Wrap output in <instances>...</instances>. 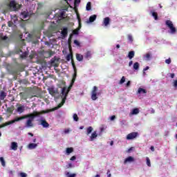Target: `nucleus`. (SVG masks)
Listing matches in <instances>:
<instances>
[{
	"label": "nucleus",
	"mask_w": 177,
	"mask_h": 177,
	"mask_svg": "<svg viewBox=\"0 0 177 177\" xmlns=\"http://www.w3.org/2000/svg\"><path fill=\"white\" fill-rule=\"evenodd\" d=\"M69 91L66 88H62V102L61 104H59L57 106L52 109H47L46 111H42L41 112H34L33 113H29L24 115V120L26 118H28L26 122V128H32L34 127V124L32 122L34 121L35 117H39L41 114H46L48 113H50V111H55V110H57L58 109H60L64 103H66V100L67 99V95H68Z\"/></svg>",
	"instance_id": "nucleus-1"
},
{
	"label": "nucleus",
	"mask_w": 177,
	"mask_h": 177,
	"mask_svg": "<svg viewBox=\"0 0 177 177\" xmlns=\"http://www.w3.org/2000/svg\"><path fill=\"white\" fill-rule=\"evenodd\" d=\"M32 1L34 0H26L27 5H31V7L29 8V12L28 10H22L20 15L21 20H28L30 19V16L32 15V11L35 9V4L32 3Z\"/></svg>",
	"instance_id": "nucleus-2"
},
{
	"label": "nucleus",
	"mask_w": 177,
	"mask_h": 177,
	"mask_svg": "<svg viewBox=\"0 0 177 177\" xmlns=\"http://www.w3.org/2000/svg\"><path fill=\"white\" fill-rule=\"evenodd\" d=\"M27 50H28V48H27L26 46V43H24V41H20L17 46V53H19L21 57H27V56H28V52H27Z\"/></svg>",
	"instance_id": "nucleus-3"
},
{
	"label": "nucleus",
	"mask_w": 177,
	"mask_h": 177,
	"mask_svg": "<svg viewBox=\"0 0 177 177\" xmlns=\"http://www.w3.org/2000/svg\"><path fill=\"white\" fill-rule=\"evenodd\" d=\"M66 60L67 62H70V60H72V66L73 67L74 69V74H73V77L72 79L71 85L69 86V89H71V88H73V86L74 85V82H75V79L77 78V68H75V64H74V62L73 61V54H68L66 56Z\"/></svg>",
	"instance_id": "nucleus-4"
},
{
	"label": "nucleus",
	"mask_w": 177,
	"mask_h": 177,
	"mask_svg": "<svg viewBox=\"0 0 177 177\" xmlns=\"http://www.w3.org/2000/svg\"><path fill=\"white\" fill-rule=\"evenodd\" d=\"M8 8H10V10L16 11L19 10L21 8V6L17 3L15 0H8Z\"/></svg>",
	"instance_id": "nucleus-5"
},
{
	"label": "nucleus",
	"mask_w": 177,
	"mask_h": 177,
	"mask_svg": "<svg viewBox=\"0 0 177 177\" xmlns=\"http://www.w3.org/2000/svg\"><path fill=\"white\" fill-rule=\"evenodd\" d=\"M165 24L169 28L170 31H169V32H170V34H176V28L174 26V24L171 21L167 20Z\"/></svg>",
	"instance_id": "nucleus-6"
},
{
	"label": "nucleus",
	"mask_w": 177,
	"mask_h": 177,
	"mask_svg": "<svg viewBox=\"0 0 177 177\" xmlns=\"http://www.w3.org/2000/svg\"><path fill=\"white\" fill-rule=\"evenodd\" d=\"M21 120H24V115L21 117H17L14 120L7 122L3 124L2 127H8V125H12V124H15V122H19V121H21Z\"/></svg>",
	"instance_id": "nucleus-7"
},
{
	"label": "nucleus",
	"mask_w": 177,
	"mask_h": 177,
	"mask_svg": "<svg viewBox=\"0 0 177 177\" xmlns=\"http://www.w3.org/2000/svg\"><path fill=\"white\" fill-rule=\"evenodd\" d=\"M100 95V93L97 92V87L95 86L91 91L92 100H97V96Z\"/></svg>",
	"instance_id": "nucleus-8"
},
{
	"label": "nucleus",
	"mask_w": 177,
	"mask_h": 177,
	"mask_svg": "<svg viewBox=\"0 0 177 177\" xmlns=\"http://www.w3.org/2000/svg\"><path fill=\"white\" fill-rule=\"evenodd\" d=\"M27 37L30 39H39V38H41V32L37 31L35 32L33 34H28Z\"/></svg>",
	"instance_id": "nucleus-9"
},
{
	"label": "nucleus",
	"mask_w": 177,
	"mask_h": 177,
	"mask_svg": "<svg viewBox=\"0 0 177 177\" xmlns=\"http://www.w3.org/2000/svg\"><path fill=\"white\" fill-rule=\"evenodd\" d=\"M139 136V133L138 132H132L129 133L126 136L127 140H133V139H136Z\"/></svg>",
	"instance_id": "nucleus-10"
},
{
	"label": "nucleus",
	"mask_w": 177,
	"mask_h": 177,
	"mask_svg": "<svg viewBox=\"0 0 177 177\" xmlns=\"http://www.w3.org/2000/svg\"><path fill=\"white\" fill-rule=\"evenodd\" d=\"M50 95H52L54 97L56 96V95H59V91L57 88L50 87L48 89Z\"/></svg>",
	"instance_id": "nucleus-11"
},
{
	"label": "nucleus",
	"mask_w": 177,
	"mask_h": 177,
	"mask_svg": "<svg viewBox=\"0 0 177 177\" xmlns=\"http://www.w3.org/2000/svg\"><path fill=\"white\" fill-rule=\"evenodd\" d=\"M10 23H12V24L15 25L19 24V19H17V16L14 15L13 17H11V21L10 22L8 23L9 27H12V24Z\"/></svg>",
	"instance_id": "nucleus-12"
},
{
	"label": "nucleus",
	"mask_w": 177,
	"mask_h": 177,
	"mask_svg": "<svg viewBox=\"0 0 177 177\" xmlns=\"http://www.w3.org/2000/svg\"><path fill=\"white\" fill-rule=\"evenodd\" d=\"M67 34H68V29H67V28H64L61 31V38L64 39V38L67 37Z\"/></svg>",
	"instance_id": "nucleus-13"
},
{
	"label": "nucleus",
	"mask_w": 177,
	"mask_h": 177,
	"mask_svg": "<svg viewBox=\"0 0 177 177\" xmlns=\"http://www.w3.org/2000/svg\"><path fill=\"white\" fill-rule=\"evenodd\" d=\"M143 59L146 61V62H150V60H151V53L148 52L146 54L142 55Z\"/></svg>",
	"instance_id": "nucleus-14"
},
{
	"label": "nucleus",
	"mask_w": 177,
	"mask_h": 177,
	"mask_svg": "<svg viewBox=\"0 0 177 177\" xmlns=\"http://www.w3.org/2000/svg\"><path fill=\"white\" fill-rule=\"evenodd\" d=\"M39 121L41 122V125H42L44 128H49V123L47 122L44 118H41Z\"/></svg>",
	"instance_id": "nucleus-15"
},
{
	"label": "nucleus",
	"mask_w": 177,
	"mask_h": 177,
	"mask_svg": "<svg viewBox=\"0 0 177 177\" xmlns=\"http://www.w3.org/2000/svg\"><path fill=\"white\" fill-rule=\"evenodd\" d=\"M133 161H135V158L132 156H129L125 158L124 164V165H127V164H130L131 162H133Z\"/></svg>",
	"instance_id": "nucleus-16"
},
{
	"label": "nucleus",
	"mask_w": 177,
	"mask_h": 177,
	"mask_svg": "<svg viewBox=\"0 0 177 177\" xmlns=\"http://www.w3.org/2000/svg\"><path fill=\"white\" fill-rule=\"evenodd\" d=\"M97 138V133L96 131H94L91 133V136L88 138L89 142H93L95 139Z\"/></svg>",
	"instance_id": "nucleus-17"
},
{
	"label": "nucleus",
	"mask_w": 177,
	"mask_h": 177,
	"mask_svg": "<svg viewBox=\"0 0 177 177\" xmlns=\"http://www.w3.org/2000/svg\"><path fill=\"white\" fill-rule=\"evenodd\" d=\"M80 31V28L73 30V34H71L68 39V42H71V38H73V35H78Z\"/></svg>",
	"instance_id": "nucleus-18"
},
{
	"label": "nucleus",
	"mask_w": 177,
	"mask_h": 177,
	"mask_svg": "<svg viewBox=\"0 0 177 177\" xmlns=\"http://www.w3.org/2000/svg\"><path fill=\"white\" fill-rule=\"evenodd\" d=\"M18 147H19V145H17V142H11L10 150H14V151H16Z\"/></svg>",
	"instance_id": "nucleus-19"
},
{
	"label": "nucleus",
	"mask_w": 177,
	"mask_h": 177,
	"mask_svg": "<svg viewBox=\"0 0 177 177\" xmlns=\"http://www.w3.org/2000/svg\"><path fill=\"white\" fill-rule=\"evenodd\" d=\"M59 14L57 15V17H59V19H66V12L62 10H58Z\"/></svg>",
	"instance_id": "nucleus-20"
},
{
	"label": "nucleus",
	"mask_w": 177,
	"mask_h": 177,
	"mask_svg": "<svg viewBox=\"0 0 177 177\" xmlns=\"http://www.w3.org/2000/svg\"><path fill=\"white\" fill-rule=\"evenodd\" d=\"M26 111V107L24 106H20L17 108V113H19V114H21V113H24Z\"/></svg>",
	"instance_id": "nucleus-21"
},
{
	"label": "nucleus",
	"mask_w": 177,
	"mask_h": 177,
	"mask_svg": "<svg viewBox=\"0 0 177 177\" xmlns=\"http://www.w3.org/2000/svg\"><path fill=\"white\" fill-rule=\"evenodd\" d=\"M109 24H110V18L109 17H105L104 19L102 26H104V27H107V26H109Z\"/></svg>",
	"instance_id": "nucleus-22"
},
{
	"label": "nucleus",
	"mask_w": 177,
	"mask_h": 177,
	"mask_svg": "<svg viewBox=\"0 0 177 177\" xmlns=\"http://www.w3.org/2000/svg\"><path fill=\"white\" fill-rule=\"evenodd\" d=\"M96 17H97L96 15H93L91 16L89 19L86 21V23L88 24H89V23H93V21L96 20Z\"/></svg>",
	"instance_id": "nucleus-23"
},
{
	"label": "nucleus",
	"mask_w": 177,
	"mask_h": 177,
	"mask_svg": "<svg viewBox=\"0 0 177 177\" xmlns=\"http://www.w3.org/2000/svg\"><path fill=\"white\" fill-rule=\"evenodd\" d=\"M38 147V144H35V143H30L28 145V149L29 150H34V149H37V147Z\"/></svg>",
	"instance_id": "nucleus-24"
},
{
	"label": "nucleus",
	"mask_w": 177,
	"mask_h": 177,
	"mask_svg": "<svg viewBox=\"0 0 177 177\" xmlns=\"http://www.w3.org/2000/svg\"><path fill=\"white\" fill-rule=\"evenodd\" d=\"M137 114H139V109L138 108L133 109L130 113V115H136Z\"/></svg>",
	"instance_id": "nucleus-25"
},
{
	"label": "nucleus",
	"mask_w": 177,
	"mask_h": 177,
	"mask_svg": "<svg viewBox=\"0 0 177 177\" xmlns=\"http://www.w3.org/2000/svg\"><path fill=\"white\" fill-rule=\"evenodd\" d=\"M128 57L130 60H132V59L135 57V51L133 50L130 51L128 54Z\"/></svg>",
	"instance_id": "nucleus-26"
},
{
	"label": "nucleus",
	"mask_w": 177,
	"mask_h": 177,
	"mask_svg": "<svg viewBox=\"0 0 177 177\" xmlns=\"http://www.w3.org/2000/svg\"><path fill=\"white\" fill-rule=\"evenodd\" d=\"M150 15H151V16L153 17H154L155 20H158V15L157 14V12H154L153 10H151L150 11Z\"/></svg>",
	"instance_id": "nucleus-27"
},
{
	"label": "nucleus",
	"mask_w": 177,
	"mask_h": 177,
	"mask_svg": "<svg viewBox=\"0 0 177 177\" xmlns=\"http://www.w3.org/2000/svg\"><path fill=\"white\" fill-rule=\"evenodd\" d=\"M138 93H139V95H142V93H147V91H146V89L139 88L138 90Z\"/></svg>",
	"instance_id": "nucleus-28"
},
{
	"label": "nucleus",
	"mask_w": 177,
	"mask_h": 177,
	"mask_svg": "<svg viewBox=\"0 0 177 177\" xmlns=\"http://www.w3.org/2000/svg\"><path fill=\"white\" fill-rule=\"evenodd\" d=\"M6 97V93L4 91H1L0 92V99L1 100H3Z\"/></svg>",
	"instance_id": "nucleus-29"
},
{
	"label": "nucleus",
	"mask_w": 177,
	"mask_h": 177,
	"mask_svg": "<svg viewBox=\"0 0 177 177\" xmlns=\"http://www.w3.org/2000/svg\"><path fill=\"white\" fill-rule=\"evenodd\" d=\"M139 62H136L133 64V70H135L136 71H138V70H139Z\"/></svg>",
	"instance_id": "nucleus-30"
},
{
	"label": "nucleus",
	"mask_w": 177,
	"mask_h": 177,
	"mask_svg": "<svg viewBox=\"0 0 177 177\" xmlns=\"http://www.w3.org/2000/svg\"><path fill=\"white\" fill-rule=\"evenodd\" d=\"M74 151V149L73 147L66 148V154L67 156H69V154H71Z\"/></svg>",
	"instance_id": "nucleus-31"
},
{
	"label": "nucleus",
	"mask_w": 177,
	"mask_h": 177,
	"mask_svg": "<svg viewBox=\"0 0 177 177\" xmlns=\"http://www.w3.org/2000/svg\"><path fill=\"white\" fill-rule=\"evenodd\" d=\"M76 59H77V60H78V62H82V60H84V56H82L80 54H77Z\"/></svg>",
	"instance_id": "nucleus-32"
},
{
	"label": "nucleus",
	"mask_w": 177,
	"mask_h": 177,
	"mask_svg": "<svg viewBox=\"0 0 177 177\" xmlns=\"http://www.w3.org/2000/svg\"><path fill=\"white\" fill-rule=\"evenodd\" d=\"M92 131H93V128L92 127H88L86 129V135H89L92 133Z\"/></svg>",
	"instance_id": "nucleus-33"
},
{
	"label": "nucleus",
	"mask_w": 177,
	"mask_h": 177,
	"mask_svg": "<svg viewBox=\"0 0 177 177\" xmlns=\"http://www.w3.org/2000/svg\"><path fill=\"white\" fill-rule=\"evenodd\" d=\"M65 174L66 175V176L67 177H75V176H77V174H70V172H68V171H66V173H65Z\"/></svg>",
	"instance_id": "nucleus-34"
},
{
	"label": "nucleus",
	"mask_w": 177,
	"mask_h": 177,
	"mask_svg": "<svg viewBox=\"0 0 177 177\" xmlns=\"http://www.w3.org/2000/svg\"><path fill=\"white\" fill-rule=\"evenodd\" d=\"M0 162L1 163L2 167H6V163L5 162V159H3V157L0 158Z\"/></svg>",
	"instance_id": "nucleus-35"
},
{
	"label": "nucleus",
	"mask_w": 177,
	"mask_h": 177,
	"mask_svg": "<svg viewBox=\"0 0 177 177\" xmlns=\"http://www.w3.org/2000/svg\"><path fill=\"white\" fill-rule=\"evenodd\" d=\"M91 2H88L86 6V10H91Z\"/></svg>",
	"instance_id": "nucleus-36"
},
{
	"label": "nucleus",
	"mask_w": 177,
	"mask_h": 177,
	"mask_svg": "<svg viewBox=\"0 0 177 177\" xmlns=\"http://www.w3.org/2000/svg\"><path fill=\"white\" fill-rule=\"evenodd\" d=\"M92 56V53L91 51H88L86 53V59H90V57Z\"/></svg>",
	"instance_id": "nucleus-37"
},
{
	"label": "nucleus",
	"mask_w": 177,
	"mask_h": 177,
	"mask_svg": "<svg viewBox=\"0 0 177 177\" xmlns=\"http://www.w3.org/2000/svg\"><path fill=\"white\" fill-rule=\"evenodd\" d=\"M146 161H147V165L148 167H151V163L150 162V158H149V157L146 158Z\"/></svg>",
	"instance_id": "nucleus-38"
},
{
	"label": "nucleus",
	"mask_w": 177,
	"mask_h": 177,
	"mask_svg": "<svg viewBox=\"0 0 177 177\" xmlns=\"http://www.w3.org/2000/svg\"><path fill=\"white\" fill-rule=\"evenodd\" d=\"M0 38L3 41H6V39H8V37L6 35H3V34H0Z\"/></svg>",
	"instance_id": "nucleus-39"
},
{
	"label": "nucleus",
	"mask_w": 177,
	"mask_h": 177,
	"mask_svg": "<svg viewBox=\"0 0 177 177\" xmlns=\"http://www.w3.org/2000/svg\"><path fill=\"white\" fill-rule=\"evenodd\" d=\"M73 120L74 121L77 122L79 120L78 115H77L76 113L73 114Z\"/></svg>",
	"instance_id": "nucleus-40"
},
{
	"label": "nucleus",
	"mask_w": 177,
	"mask_h": 177,
	"mask_svg": "<svg viewBox=\"0 0 177 177\" xmlns=\"http://www.w3.org/2000/svg\"><path fill=\"white\" fill-rule=\"evenodd\" d=\"M75 165H74L73 163H68V165H66V168H74Z\"/></svg>",
	"instance_id": "nucleus-41"
},
{
	"label": "nucleus",
	"mask_w": 177,
	"mask_h": 177,
	"mask_svg": "<svg viewBox=\"0 0 177 177\" xmlns=\"http://www.w3.org/2000/svg\"><path fill=\"white\" fill-rule=\"evenodd\" d=\"M124 82H125V77L123 76L120 81V85H122V84H124Z\"/></svg>",
	"instance_id": "nucleus-42"
},
{
	"label": "nucleus",
	"mask_w": 177,
	"mask_h": 177,
	"mask_svg": "<svg viewBox=\"0 0 177 177\" xmlns=\"http://www.w3.org/2000/svg\"><path fill=\"white\" fill-rule=\"evenodd\" d=\"M128 39H129V41H130V42L133 41V38L132 37V35H128Z\"/></svg>",
	"instance_id": "nucleus-43"
},
{
	"label": "nucleus",
	"mask_w": 177,
	"mask_h": 177,
	"mask_svg": "<svg viewBox=\"0 0 177 177\" xmlns=\"http://www.w3.org/2000/svg\"><path fill=\"white\" fill-rule=\"evenodd\" d=\"M166 64H171V58L165 59Z\"/></svg>",
	"instance_id": "nucleus-44"
},
{
	"label": "nucleus",
	"mask_w": 177,
	"mask_h": 177,
	"mask_svg": "<svg viewBox=\"0 0 177 177\" xmlns=\"http://www.w3.org/2000/svg\"><path fill=\"white\" fill-rule=\"evenodd\" d=\"M64 133H65V135H67V133H70V129H66L64 131Z\"/></svg>",
	"instance_id": "nucleus-45"
},
{
	"label": "nucleus",
	"mask_w": 177,
	"mask_h": 177,
	"mask_svg": "<svg viewBox=\"0 0 177 177\" xmlns=\"http://www.w3.org/2000/svg\"><path fill=\"white\" fill-rule=\"evenodd\" d=\"M20 176L21 177H27V174L21 172V173H20Z\"/></svg>",
	"instance_id": "nucleus-46"
},
{
	"label": "nucleus",
	"mask_w": 177,
	"mask_h": 177,
	"mask_svg": "<svg viewBox=\"0 0 177 177\" xmlns=\"http://www.w3.org/2000/svg\"><path fill=\"white\" fill-rule=\"evenodd\" d=\"M8 174L10 177H13V171L12 170L9 171Z\"/></svg>",
	"instance_id": "nucleus-47"
},
{
	"label": "nucleus",
	"mask_w": 177,
	"mask_h": 177,
	"mask_svg": "<svg viewBox=\"0 0 177 177\" xmlns=\"http://www.w3.org/2000/svg\"><path fill=\"white\" fill-rule=\"evenodd\" d=\"M43 5L41 3H37V9H41V8H42Z\"/></svg>",
	"instance_id": "nucleus-48"
},
{
	"label": "nucleus",
	"mask_w": 177,
	"mask_h": 177,
	"mask_svg": "<svg viewBox=\"0 0 177 177\" xmlns=\"http://www.w3.org/2000/svg\"><path fill=\"white\" fill-rule=\"evenodd\" d=\"M106 175H107V177H111V173H110V169L107 170Z\"/></svg>",
	"instance_id": "nucleus-49"
},
{
	"label": "nucleus",
	"mask_w": 177,
	"mask_h": 177,
	"mask_svg": "<svg viewBox=\"0 0 177 177\" xmlns=\"http://www.w3.org/2000/svg\"><path fill=\"white\" fill-rule=\"evenodd\" d=\"M74 44L75 45H77V46H80V41L77 40H74Z\"/></svg>",
	"instance_id": "nucleus-50"
},
{
	"label": "nucleus",
	"mask_w": 177,
	"mask_h": 177,
	"mask_svg": "<svg viewBox=\"0 0 177 177\" xmlns=\"http://www.w3.org/2000/svg\"><path fill=\"white\" fill-rule=\"evenodd\" d=\"M150 68V67H149V66H146V68H145L144 69H143V74H146V73H145V71H147V70H149Z\"/></svg>",
	"instance_id": "nucleus-51"
},
{
	"label": "nucleus",
	"mask_w": 177,
	"mask_h": 177,
	"mask_svg": "<svg viewBox=\"0 0 177 177\" xmlns=\"http://www.w3.org/2000/svg\"><path fill=\"white\" fill-rule=\"evenodd\" d=\"M110 120H111V121H114V120H115V115L111 116Z\"/></svg>",
	"instance_id": "nucleus-52"
},
{
	"label": "nucleus",
	"mask_w": 177,
	"mask_h": 177,
	"mask_svg": "<svg viewBox=\"0 0 177 177\" xmlns=\"http://www.w3.org/2000/svg\"><path fill=\"white\" fill-rule=\"evenodd\" d=\"M81 2V0H75V5H78Z\"/></svg>",
	"instance_id": "nucleus-53"
},
{
	"label": "nucleus",
	"mask_w": 177,
	"mask_h": 177,
	"mask_svg": "<svg viewBox=\"0 0 177 177\" xmlns=\"http://www.w3.org/2000/svg\"><path fill=\"white\" fill-rule=\"evenodd\" d=\"M132 64H133V61L131 60L129 62V67H131L132 66Z\"/></svg>",
	"instance_id": "nucleus-54"
},
{
	"label": "nucleus",
	"mask_w": 177,
	"mask_h": 177,
	"mask_svg": "<svg viewBox=\"0 0 177 177\" xmlns=\"http://www.w3.org/2000/svg\"><path fill=\"white\" fill-rule=\"evenodd\" d=\"M174 88H177V80H174Z\"/></svg>",
	"instance_id": "nucleus-55"
},
{
	"label": "nucleus",
	"mask_w": 177,
	"mask_h": 177,
	"mask_svg": "<svg viewBox=\"0 0 177 177\" xmlns=\"http://www.w3.org/2000/svg\"><path fill=\"white\" fill-rule=\"evenodd\" d=\"M76 159H77V157L72 156L70 160H71V161H74V160H76Z\"/></svg>",
	"instance_id": "nucleus-56"
},
{
	"label": "nucleus",
	"mask_w": 177,
	"mask_h": 177,
	"mask_svg": "<svg viewBox=\"0 0 177 177\" xmlns=\"http://www.w3.org/2000/svg\"><path fill=\"white\" fill-rule=\"evenodd\" d=\"M126 86H131V81H129L127 84Z\"/></svg>",
	"instance_id": "nucleus-57"
},
{
	"label": "nucleus",
	"mask_w": 177,
	"mask_h": 177,
	"mask_svg": "<svg viewBox=\"0 0 177 177\" xmlns=\"http://www.w3.org/2000/svg\"><path fill=\"white\" fill-rule=\"evenodd\" d=\"M170 77L171 78H174L175 77V73H171Z\"/></svg>",
	"instance_id": "nucleus-58"
},
{
	"label": "nucleus",
	"mask_w": 177,
	"mask_h": 177,
	"mask_svg": "<svg viewBox=\"0 0 177 177\" xmlns=\"http://www.w3.org/2000/svg\"><path fill=\"white\" fill-rule=\"evenodd\" d=\"M150 149L151 150V151H154V147L153 146H151L150 147Z\"/></svg>",
	"instance_id": "nucleus-59"
},
{
	"label": "nucleus",
	"mask_w": 177,
	"mask_h": 177,
	"mask_svg": "<svg viewBox=\"0 0 177 177\" xmlns=\"http://www.w3.org/2000/svg\"><path fill=\"white\" fill-rule=\"evenodd\" d=\"M151 113L152 114H154V113H156V111H154V109H151Z\"/></svg>",
	"instance_id": "nucleus-60"
},
{
	"label": "nucleus",
	"mask_w": 177,
	"mask_h": 177,
	"mask_svg": "<svg viewBox=\"0 0 177 177\" xmlns=\"http://www.w3.org/2000/svg\"><path fill=\"white\" fill-rule=\"evenodd\" d=\"M132 149H133V147H131L130 149H128V153H131Z\"/></svg>",
	"instance_id": "nucleus-61"
},
{
	"label": "nucleus",
	"mask_w": 177,
	"mask_h": 177,
	"mask_svg": "<svg viewBox=\"0 0 177 177\" xmlns=\"http://www.w3.org/2000/svg\"><path fill=\"white\" fill-rule=\"evenodd\" d=\"M110 145H111V146H113V145H114V141H111Z\"/></svg>",
	"instance_id": "nucleus-62"
},
{
	"label": "nucleus",
	"mask_w": 177,
	"mask_h": 177,
	"mask_svg": "<svg viewBox=\"0 0 177 177\" xmlns=\"http://www.w3.org/2000/svg\"><path fill=\"white\" fill-rule=\"evenodd\" d=\"M116 48H117V49H120V44H117Z\"/></svg>",
	"instance_id": "nucleus-63"
},
{
	"label": "nucleus",
	"mask_w": 177,
	"mask_h": 177,
	"mask_svg": "<svg viewBox=\"0 0 177 177\" xmlns=\"http://www.w3.org/2000/svg\"><path fill=\"white\" fill-rule=\"evenodd\" d=\"M28 135H30V136H34V134H32V133H28Z\"/></svg>",
	"instance_id": "nucleus-64"
}]
</instances>
